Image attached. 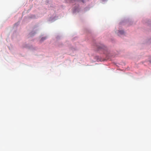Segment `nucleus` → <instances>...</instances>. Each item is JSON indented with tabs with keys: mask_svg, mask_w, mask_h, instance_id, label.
<instances>
[{
	"mask_svg": "<svg viewBox=\"0 0 151 151\" xmlns=\"http://www.w3.org/2000/svg\"><path fill=\"white\" fill-rule=\"evenodd\" d=\"M98 48L99 50H104L106 49V47L102 45L101 46H98Z\"/></svg>",
	"mask_w": 151,
	"mask_h": 151,
	"instance_id": "nucleus-1",
	"label": "nucleus"
},
{
	"mask_svg": "<svg viewBox=\"0 0 151 151\" xmlns=\"http://www.w3.org/2000/svg\"><path fill=\"white\" fill-rule=\"evenodd\" d=\"M71 1L72 2H73L74 1H81L83 3L84 2L83 0H71Z\"/></svg>",
	"mask_w": 151,
	"mask_h": 151,
	"instance_id": "nucleus-2",
	"label": "nucleus"
},
{
	"mask_svg": "<svg viewBox=\"0 0 151 151\" xmlns=\"http://www.w3.org/2000/svg\"><path fill=\"white\" fill-rule=\"evenodd\" d=\"M119 33L121 34H123L124 33V32L122 30H120L119 31Z\"/></svg>",
	"mask_w": 151,
	"mask_h": 151,
	"instance_id": "nucleus-3",
	"label": "nucleus"
},
{
	"mask_svg": "<svg viewBox=\"0 0 151 151\" xmlns=\"http://www.w3.org/2000/svg\"><path fill=\"white\" fill-rule=\"evenodd\" d=\"M45 37H42V38L41 39V40L42 41H43V40H45Z\"/></svg>",
	"mask_w": 151,
	"mask_h": 151,
	"instance_id": "nucleus-4",
	"label": "nucleus"
}]
</instances>
